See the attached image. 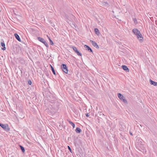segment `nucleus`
Segmentation results:
<instances>
[{
    "instance_id": "1",
    "label": "nucleus",
    "mask_w": 157,
    "mask_h": 157,
    "mask_svg": "<svg viewBox=\"0 0 157 157\" xmlns=\"http://www.w3.org/2000/svg\"><path fill=\"white\" fill-rule=\"evenodd\" d=\"M132 31L134 34L136 35L137 37L139 40L142 42L143 41V37L140 32L136 29H133Z\"/></svg>"
},
{
    "instance_id": "2",
    "label": "nucleus",
    "mask_w": 157,
    "mask_h": 157,
    "mask_svg": "<svg viewBox=\"0 0 157 157\" xmlns=\"http://www.w3.org/2000/svg\"><path fill=\"white\" fill-rule=\"evenodd\" d=\"M136 146L137 148L140 151H143V152L145 151L146 152L145 147L144 145L142 143V142L140 141L138 142H137L136 144Z\"/></svg>"
},
{
    "instance_id": "3",
    "label": "nucleus",
    "mask_w": 157,
    "mask_h": 157,
    "mask_svg": "<svg viewBox=\"0 0 157 157\" xmlns=\"http://www.w3.org/2000/svg\"><path fill=\"white\" fill-rule=\"evenodd\" d=\"M0 126L5 131L8 132L10 130V128L7 124H2L0 123Z\"/></svg>"
},
{
    "instance_id": "4",
    "label": "nucleus",
    "mask_w": 157,
    "mask_h": 157,
    "mask_svg": "<svg viewBox=\"0 0 157 157\" xmlns=\"http://www.w3.org/2000/svg\"><path fill=\"white\" fill-rule=\"evenodd\" d=\"M117 95L118 97L121 100L123 101V102L125 103H127L126 100L122 94L120 93H118Z\"/></svg>"
},
{
    "instance_id": "5",
    "label": "nucleus",
    "mask_w": 157,
    "mask_h": 157,
    "mask_svg": "<svg viewBox=\"0 0 157 157\" xmlns=\"http://www.w3.org/2000/svg\"><path fill=\"white\" fill-rule=\"evenodd\" d=\"M61 67L62 71L65 73L67 74L68 70L66 65L65 64H63L61 65Z\"/></svg>"
},
{
    "instance_id": "6",
    "label": "nucleus",
    "mask_w": 157,
    "mask_h": 157,
    "mask_svg": "<svg viewBox=\"0 0 157 157\" xmlns=\"http://www.w3.org/2000/svg\"><path fill=\"white\" fill-rule=\"evenodd\" d=\"M70 48H72L74 51L78 55L80 56H82L81 53L79 52L76 47L71 46L70 47Z\"/></svg>"
},
{
    "instance_id": "7",
    "label": "nucleus",
    "mask_w": 157,
    "mask_h": 157,
    "mask_svg": "<svg viewBox=\"0 0 157 157\" xmlns=\"http://www.w3.org/2000/svg\"><path fill=\"white\" fill-rule=\"evenodd\" d=\"M90 41L92 43L93 45L97 49H98L99 48V46L95 41H93L92 40H90Z\"/></svg>"
},
{
    "instance_id": "8",
    "label": "nucleus",
    "mask_w": 157,
    "mask_h": 157,
    "mask_svg": "<svg viewBox=\"0 0 157 157\" xmlns=\"http://www.w3.org/2000/svg\"><path fill=\"white\" fill-rule=\"evenodd\" d=\"M122 68L126 72H128L129 71V69L125 65H122Z\"/></svg>"
},
{
    "instance_id": "9",
    "label": "nucleus",
    "mask_w": 157,
    "mask_h": 157,
    "mask_svg": "<svg viewBox=\"0 0 157 157\" xmlns=\"http://www.w3.org/2000/svg\"><path fill=\"white\" fill-rule=\"evenodd\" d=\"M85 48H87L86 50L88 51H90V52H93V51L92 49L88 46L85 45L84 46Z\"/></svg>"
},
{
    "instance_id": "10",
    "label": "nucleus",
    "mask_w": 157,
    "mask_h": 157,
    "mask_svg": "<svg viewBox=\"0 0 157 157\" xmlns=\"http://www.w3.org/2000/svg\"><path fill=\"white\" fill-rule=\"evenodd\" d=\"M149 81H150V83L151 85H154V86H157V82H155L153 81L152 80H151V79H150Z\"/></svg>"
},
{
    "instance_id": "11",
    "label": "nucleus",
    "mask_w": 157,
    "mask_h": 157,
    "mask_svg": "<svg viewBox=\"0 0 157 157\" xmlns=\"http://www.w3.org/2000/svg\"><path fill=\"white\" fill-rule=\"evenodd\" d=\"M14 36L16 39L19 41H21V40L19 37V36L17 33L14 34Z\"/></svg>"
},
{
    "instance_id": "12",
    "label": "nucleus",
    "mask_w": 157,
    "mask_h": 157,
    "mask_svg": "<svg viewBox=\"0 0 157 157\" xmlns=\"http://www.w3.org/2000/svg\"><path fill=\"white\" fill-rule=\"evenodd\" d=\"M1 45L2 47H3V48H2V49L5 50L6 49V48L5 47V44L4 42H2L1 44Z\"/></svg>"
},
{
    "instance_id": "13",
    "label": "nucleus",
    "mask_w": 157,
    "mask_h": 157,
    "mask_svg": "<svg viewBox=\"0 0 157 157\" xmlns=\"http://www.w3.org/2000/svg\"><path fill=\"white\" fill-rule=\"evenodd\" d=\"M75 131L77 133H80L82 130L79 128H77L75 129Z\"/></svg>"
},
{
    "instance_id": "14",
    "label": "nucleus",
    "mask_w": 157,
    "mask_h": 157,
    "mask_svg": "<svg viewBox=\"0 0 157 157\" xmlns=\"http://www.w3.org/2000/svg\"><path fill=\"white\" fill-rule=\"evenodd\" d=\"M38 39L39 41L42 43L45 40L43 38L40 37H38Z\"/></svg>"
},
{
    "instance_id": "15",
    "label": "nucleus",
    "mask_w": 157,
    "mask_h": 157,
    "mask_svg": "<svg viewBox=\"0 0 157 157\" xmlns=\"http://www.w3.org/2000/svg\"><path fill=\"white\" fill-rule=\"evenodd\" d=\"M47 36L49 39V40L50 42V44L51 45H53L54 44L53 43V42L52 41V40L50 39V37L48 36Z\"/></svg>"
},
{
    "instance_id": "16",
    "label": "nucleus",
    "mask_w": 157,
    "mask_h": 157,
    "mask_svg": "<svg viewBox=\"0 0 157 157\" xmlns=\"http://www.w3.org/2000/svg\"><path fill=\"white\" fill-rule=\"evenodd\" d=\"M94 31L96 34L98 35L99 33V30L98 29L95 28L94 29Z\"/></svg>"
},
{
    "instance_id": "17",
    "label": "nucleus",
    "mask_w": 157,
    "mask_h": 157,
    "mask_svg": "<svg viewBox=\"0 0 157 157\" xmlns=\"http://www.w3.org/2000/svg\"><path fill=\"white\" fill-rule=\"evenodd\" d=\"M50 66H51V68L52 70V72H53V74L55 75H56V72H55V71L54 70V68L52 67V66H51V65H50Z\"/></svg>"
},
{
    "instance_id": "18",
    "label": "nucleus",
    "mask_w": 157,
    "mask_h": 157,
    "mask_svg": "<svg viewBox=\"0 0 157 157\" xmlns=\"http://www.w3.org/2000/svg\"><path fill=\"white\" fill-rule=\"evenodd\" d=\"M69 123L73 127V128H74L75 127V124L73 123L72 122L70 121H69Z\"/></svg>"
},
{
    "instance_id": "19",
    "label": "nucleus",
    "mask_w": 157,
    "mask_h": 157,
    "mask_svg": "<svg viewBox=\"0 0 157 157\" xmlns=\"http://www.w3.org/2000/svg\"><path fill=\"white\" fill-rule=\"evenodd\" d=\"M20 147L22 152L23 153L25 151V150L24 147L21 145H20Z\"/></svg>"
},
{
    "instance_id": "20",
    "label": "nucleus",
    "mask_w": 157,
    "mask_h": 157,
    "mask_svg": "<svg viewBox=\"0 0 157 157\" xmlns=\"http://www.w3.org/2000/svg\"><path fill=\"white\" fill-rule=\"evenodd\" d=\"M43 43L47 47H48V45L47 42L44 40L43 42Z\"/></svg>"
},
{
    "instance_id": "21",
    "label": "nucleus",
    "mask_w": 157,
    "mask_h": 157,
    "mask_svg": "<svg viewBox=\"0 0 157 157\" xmlns=\"http://www.w3.org/2000/svg\"><path fill=\"white\" fill-rule=\"evenodd\" d=\"M103 5L104 6H109V4L106 2H104L102 3Z\"/></svg>"
},
{
    "instance_id": "22",
    "label": "nucleus",
    "mask_w": 157,
    "mask_h": 157,
    "mask_svg": "<svg viewBox=\"0 0 157 157\" xmlns=\"http://www.w3.org/2000/svg\"><path fill=\"white\" fill-rule=\"evenodd\" d=\"M28 84L30 85L32 84V82L30 80H29L28 81Z\"/></svg>"
},
{
    "instance_id": "23",
    "label": "nucleus",
    "mask_w": 157,
    "mask_h": 157,
    "mask_svg": "<svg viewBox=\"0 0 157 157\" xmlns=\"http://www.w3.org/2000/svg\"><path fill=\"white\" fill-rule=\"evenodd\" d=\"M67 147H68V148L69 149V151L71 152V148L70 147V146H67Z\"/></svg>"
},
{
    "instance_id": "24",
    "label": "nucleus",
    "mask_w": 157,
    "mask_h": 157,
    "mask_svg": "<svg viewBox=\"0 0 157 157\" xmlns=\"http://www.w3.org/2000/svg\"><path fill=\"white\" fill-rule=\"evenodd\" d=\"M86 116L87 117H88L89 116V115H88V113H87V114H86Z\"/></svg>"
},
{
    "instance_id": "25",
    "label": "nucleus",
    "mask_w": 157,
    "mask_h": 157,
    "mask_svg": "<svg viewBox=\"0 0 157 157\" xmlns=\"http://www.w3.org/2000/svg\"><path fill=\"white\" fill-rule=\"evenodd\" d=\"M130 135H132V134L130 132Z\"/></svg>"
},
{
    "instance_id": "26",
    "label": "nucleus",
    "mask_w": 157,
    "mask_h": 157,
    "mask_svg": "<svg viewBox=\"0 0 157 157\" xmlns=\"http://www.w3.org/2000/svg\"><path fill=\"white\" fill-rule=\"evenodd\" d=\"M1 75V73H0V76Z\"/></svg>"
}]
</instances>
